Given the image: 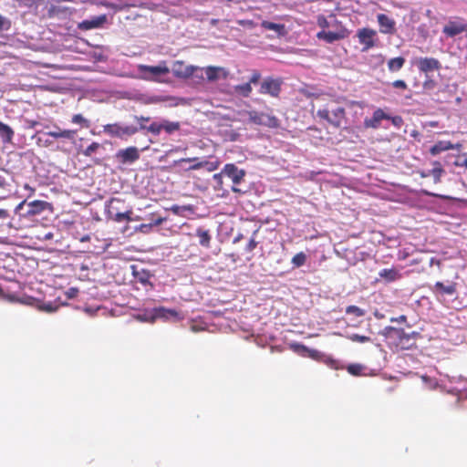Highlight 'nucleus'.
<instances>
[{
    "label": "nucleus",
    "instance_id": "f257e3e1",
    "mask_svg": "<svg viewBox=\"0 0 467 467\" xmlns=\"http://www.w3.org/2000/svg\"><path fill=\"white\" fill-rule=\"evenodd\" d=\"M132 119L135 124H126L122 122H115L103 126V132L112 138L119 140H128L135 134L141 132L143 134H151L155 136L157 125L155 120L150 117L143 115H133Z\"/></svg>",
    "mask_w": 467,
    "mask_h": 467
},
{
    "label": "nucleus",
    "instance_id": "f03ea898",
    "mask_svg": "<svg viewBox=\"0 0 467 467\" xmlns=\"http://www.w3.org/2000/svg\"><path fill=\"white\" fill-rule=\"evenodd\" d=\"M440 388L457 397V403L467 400V379L462 376H446V379L435 382L431 388Z\"/></svg>",
    "mask_w": 467,
    "mask_h": 467
},
{
    "label": "nucleus",
    "instance_id": "7ed1b4c3",
    "mask_svg": "<svg viewBox=\"0 0 467 467\" xmlns=\"http://www.w3.org/2000/svg\"><path fill=\"white\" fill-rule=\"evenodd\" d=\"M138 72L140 73V78L155 81L159 77L170 73V68L166 66L164 61H161L157 66L138 65Z\"/></svg>",
    "mask_w": 467,
    "mask_h": 467
},
{
    "label": "nucleus",
    "instance_id": "20e7f679",
    "mask_svg": "<svg viewBox=\"0 0 467 467\" xmlns=\"http://www.w3.org/2000/svg\"><path fill=\"white\" fill-rule=\"evenodd\" d=\"M345 115L346 111L343 107H337L332 109H322L317 111V117L327 120L330 125L337 129L341 127Z\"/></svg>",
    "mask_w": 467,
    "mask_h": 467
},
{
    "label": "nucleus",
    "instance_id": "39448f33",
    "mask_svg": "<svg viewBox=\"0 0 467 467\" xmlns=\"http://www.w3.org/2000/svg\"><path fill=\"white\" fill-rule=\"evenodd\" d=\"M223 173L224 176H227L232 180L234 183L232 191L234 192H241L242 191L236 186L243 182L244 176L246 175V171L243 169H239L234 163H227L223 168Z\"/></svg>",
    "mask_w": 467,
    "mask_h": 467
},
{
    "label": "nucleus",
    "instance_id": "423d86ee",
    "mask_svg": "<svg viewBox=\"0 0 467 467\" xmlns=\"http://www.w3.org/2000/svg\"><path fill=\"white\" fill-rule=\"evenodd\" d=\"M202 70L201 67L192 66V65H185L182 61H175L171 67L170 71L179 78H188L193 75L197 78H202V74H196L197 71Z\"/></svg>",
    "mask_w": 467,
    "mask_h": 467
},
{
    "label": "nucleus",
    "instance_id": "0eeeda50",
    "mask_svg": "<svg viewBox=\"0 0 467 467\" xmlns=\"http://www.w3.org/2000/svg\"><path fill=\"white\" fill-rule=\"evenodd\" d=\"M282 80L272 77L265 78L260 84L259 93L270 95L271 97H278L281 91Z\"/></svg>",
    "mask_w": 467,
    "mask_h": 467
},
{
    "label": "nucleus",
    "instance_id": "6e6552de",
    "mask_svg": "<svg viewBox=\"0 0 467 467\" xmlns=\"http://www.w3.org/2000/svg\"><path fill=\"white\" fill-rule=\"evenodd\" d=\"M348 36V31L343 26H339L336 31L322 30L317 34L319 40H323L328 44L346 38Z\"/></svg>",
    "mask_w": 467,
    "mask_h": 467
},
{
    "label": "nucleus",
    "instance_id": "1a4fd4ad",
    "mask_svg": "<svg viewBox=\"0 0 467 467\" xmlns=\"http://www.w3.org/2000/svg\"><path fill=\"white\" fill-rule=\"evenodd\" d=\"M431 290L436 295L438 299L444 296L456 297L457 284L454 282H448L447 284H444L442 282L438 281L434 284Z\"/></svg>",
    "mask_w": 467,
    "mask_h": 467
},
{
    "label": "nucleus",
    "instance_id": "9d476101",
    "mask_svg": "<svg viewBox=\"0 0 467 467\" xmlns=\"http://www.w3.org/2000/svg\"><path fill=\"white\" fill-rule=\"evenodd\" d=\"M376 35L377 32L371 28L364 27L358 30L357 36L359 43L364 46L362 48L363 52L368 51L375 46L374 37Z\"/></svg>",
    "mask_w": 467,
    "mask_h": 467
},
{
    "label": "nucleus",
    "instance_id": "9b49d317",
    "mask_svg": "<svg viewBox=\"0 0 467 467\" xmlns=\"http://www.w3.org/2000/svg\"><path fill=\"white\" fill-rule=\"evenodd\" d=\"M261 78V74L257 70H254L249 81L244 84L236 85L234 87V89L236 94L248 98L252 93V84H257Z\"/></svg>",
    "mask_w": 467,
    "mask_h": 467
},
{
    "label": "nucleus",
    "instance_id": "f8f14e48",
    "mask_svg": "<svg viewBox=\"0 0 467 467\" xmlns=\"http://www.w3.org/2000/svg\"><path fill=\"white\" fill-rule=\"evenodd\" d=\"M116 158L123 164L133 163L140 159V151L137 147L130 146L118 150Z\"/></svg>",
    "mask_w": 467,
    "mask_h": 467
},
{
    "label": "nucleus",
    "instance_id": "ddd939ff",
    "mask_svg": "<svg viewBox=\"0 0 467 467\" xmlns=\"http://www.w3.org/2000/svg\"><path fill=\"white\" fill-rule=\"evenodd\" d=\"M467 31V24L462 20L449 21L442 28V33L453 37Z\"/></svg>",
    "mask_w": 467,
    "mask_h": 467
},
{
    "label": "nucleus",
    "instance_id": "4468645a",
    "mask_svg": "<svg viewBox=\"0 0 467 467\" xmlns=\"http://www.w3.org/2000/svg\"><path fill=\"white\" fill-rule=\"evenodd\" d=\"M201 69V71L204 70L206 78L210 82L226 79L229 76V71L222 67L209 66Z\"/></svg>",
    "mask_w": 467,
    "mask_h": 467
},
{
    "label": "nucleus",
    "instance_id": "2eb2a0df",
    "mask_svg": "<svg viewBox=\"0 0 467 467\" xmlns=\"http://www.w3.org/2000/svg\"><path fill=\"white\" fill-rule=\"evenodd\" d=\"M377 21L379 25V31L385 35H392L396 31V22L393 18L385 14H378Z\"/></svg>",
    "mask_w": 467,
    "mask_h": 467
},
{
    "label": "nucleus",
    "instance_id": "dca6fc26",
    "mask_svg": "<svg viewBox=\"0 0 467 467\" xmlns=\"http://www.w3.org/2000/svg\"><path fill=\"white\" fill-rule=\"evenodd\" d=\"M416 65L419 70L423 73L439 70L441 67L440 61L434 57H420Z\"/></svg>",
    "mask_w": 467,
    "mask_h": 467
},
{
    "label": "nucleus",
    "instance_id": "f3484780",
    "mask_svg": "<svg viewBox=\"0 0 467 467\" xmlns=\"http://www.w3.org/2000/svg\"><path fill=\"white\" fill-rule=\"evenodd\" d=\"M157 130H155V136H160L161 132L164 130L167 134L171 135L179 130L181 124L178 121H170L166 119H161L159 121L155 120Z\"/></svg>",
    "mask_w": 467,
    "mask_h": 467
},
{
    "label": "nucleus",
    "instance_id": "a211bd4d",
    "mask_svg": "<svg viewBox=\"0 0 467 467\" xmlns=\"http://www.w3.org/2000/svg\"><path fill=\"white\" fill-rule=\"evenodd\" d=\"M403 332L404 330L402 328L388 326L379 331V335L383 336L387 340H389L390 343L398 346Z\"/></svg>",
    "mask_w": 467,
    "mask_h": 467
},
{
    "label": "nucleus",
    "instance_id": "6ab92c4d",
    "mask_svg": "<svg viewBox=\"0 0 467 467\" xmlns=\"http://www.w3.org/2000/svg\"><path fill=\"white\" fill-rule=\"evenodd\" d=\"M462 148V144H452L449 140H440L437 143H435L433 146L431 147L430 152L431 155H438L441 153L442 151L449 150H460Z\"/></svg>",
    "mask_w": 467,
    "mask_h": 467
},
{
    "label": "nucleus",
    "instance_id": "aec40b11",
    "mask_svg": "<svg viewBox=\"0 0 467 467\" xmlns=\"http://www.w3.org/2000/svg\"><path fill=\"white\" fill-rule=\"evenodd\" d=\"M107 16L105 15H101L99 16H93L89 19L83 20L78 25V28L82 30H90L94 28H99L102 26V25L106 22Z\"/></svg>",
    "mask_w": 467,
    "mask_h": 467
},
{
    "label": "nucleus",
    "instance_id": "412c9836",
    "mask_svg": "<svg viewBox=\"0 0 467 467\" xmlns=\"http://www.w3.org/2000/svg\"><path fill=\"white\" fill-rule=\"evenodd\" d=\"M156 319L161 318L165 321L167 320H178L180 319V314L175 309L166 308L163 306L155 307Z\"/></svg>",
    "mask_w": 467,
    "mask_h": 467
},
{
    "label": "nucleus",
    "instance_id": "4be33fe9",
    "mask_svg": "<svg viewBox=\"0 0 467 467\" xmlns=\"http://www.w3.org/2000/svg\"><path fill=\"white\" fill-rule=\"evenodd\" d=\"M77 134V130H61L59 127H56L55 130L45 132V136H49L54 139H67L74 140Z\"/></svg>",
    "mask_w": 467,
    "mask_h": 467
},
{
    "label": "nucleus",
    "instance_id": "5701e85b",
    "mask_svg": "<svg viewBox=\"0 0 467 467\" xmlns=\"http://www.w3.org/2000/svg\"><path fill=\"white\" fill-rule=\"evenodd\" d=\"M195 235L199 238V244L201 246L209 248L211 245L212 235L209 230L202 227L196 229Z\"/></svg>",
    "mask_w": 467,
    "mask_h": 467
},
{
    "label": "nucleus",
    "instance_id": "b1692460",
    "mask_svg": "<svg viewBox=\"0 0 467 467\" xmlns=\"http://www.w3.org/2000/svg\"><path fill=\"white\" fill-rule=\"evenodd\" d=\"M132 274L135 279L141 285H150L152 286V284L150 282V278L151 277L150 271L144 269L137 270L135 266H132Z\"/></svg>",
    "mask_w": 467,
    "mask_h": 467
},
{
    "label": "nucleus",
    "instance_id": "393cba45",
    "mask_svg": "<svg viewBox=\"0 0 467 467\" xmlns=\"http://www.w3.org/2000/svg\"><path fill=\"white\" fill-rule=\"evenodd\" d=\"M291 348L294 350V352L303 357L316 358L318 354L317 350L310 349L300 343L291 344Z\"/></svg>",
    "mask_w": 467,
    "mask_h": 467
},
{
    "label": "nucleus",
    "instance_id": "a878e982",
    "mask_svg": "<svg viewBox=\"0 0 467 467\" xmlns=\"http://www.w3.org/2000/svg\"><path fill=\"white\" fill-rule=\"evenodd\" d=\"M48 206V202L45 201H33L28 203V215H34L40 213L41 212L45 211L47 207Z\"/></svg>",
    "mask_w": 467,
    "mask_h": 467
},
{
    "label": "nucleus",
    "instance_id": "bb28decb",
    "mask_svg": "<svg viewBox=\"0 0 467 467\" xmlns=\"http://www.w3.org/2000/svg\"><path fill=\"white\" fill-rule=\"evenodd\" d=\"M379 276L388 282H393L400 277V274L396 268H384L379 272Z\"/></svg>",
    "mask_w": 467,
    "mask_h": 467
},
{
    "label": "nucleus",
    "instance_id": "cd10ccee",
    "mask_svg": "<svg viewBox=\"0 0 467 467\" xmlns=\"http://www.w3.org/2000/svg\"><path fill=\"white\" fill-rule=\"evenodd\" d=\"M182 162H193V164L187 169L188 171L199 170V169H202L203 167H206V165L209 164V161H201L199 160V158H197V157L182 158V159L175 161V163H182Z\"/></svg>",
    "mask_w": 467,
    "mask_h": 467
},
{
    "label": "nucleus",
    "instance_id": "c85d7f7f",
    "mask_svg": "<svg viewBox=\"0 0 467 467\" xmlns=\"http://www.w3.org/2000/svg\"><path fill=\"white\" fill-rule=\"evenodd\" d=\"M14 136V130L8 125L0 121V138L3 142H11Z\"/></svg>",
    "mask_w": 467,
    "mask_h": 467
},
{
    "label": "nucleus",
    "instance_id": "c756f323",
    "mask_svg": "<svg viewBox=\"0 0 467 467\" xmlns=\"http://www.w3.org/2000/svg\"><path fill=\"white\" fill-rule=\"evenodd\" d=\"M260 125L269 128H277L279 126V119L274 115L263 113Z\"/></svg>",
    "mask_w": 467,
    "mask_h": 467
},
{
    "label": "nucleus",
    "instance_id": "7c9ffc66",
    "mask_svg": "<svg viewBox=\"0 0 467 467\" xmlns=\"http://www.w3.org/2000/svg\"><path fill=\"white\" fill-rule=\"evenodd\" d=\"M404 64H405V58L402 57H397L391 58L388 61V68L391 72H397L400 69H401V67L404 66Z\"/></svg>",
    "mask_w": 467,
    "mask_h": 467
},
{
    "label": "nucleus",
    "instance_id": "2f4dec72",
    "mask_svg": "<svg viewBox=\"0 0 467 467\" xmlns=\"http://www.w3.org/2000/svg\"><path fill=\"white\" fill-rule=\"evenodd\" d=\"M443 173L444 170L438 161L434 162V168L429 171V174L433 177L435 183H439L441 182V178Z\"/></svg>",
    "mask_w": 467,
    "mask_h": 467
},
{
    "label": "nucleus",
    "instance_id": "473e14b6",
    "mask_svg": "<svg viewBox=\"0 0 467 467\" xmlns=\"http://www.w3.org/2000/svg\"><path fill=\"white\" fill-rule=\"evenodd\" d=\"M137 319L142 322H154L156 320L155 307L150 310H145L143 313L139 314L137 316Z\"/></svg>",
    "mask_w": 467,
    "mask_h": 467
},
{
    "label": "nucleus",
    "instance_id": "72a5a7b5",
    "mask_svg": "<svg viewBox=\"0 0 467 467\" xmlns=\"http://www.w3.org/2000/svg\"><path fill=\"white\" fill-rule=\"evenodd\" d=\"M414 344L415 343L412 342L408 333L404 331L397 347H400L402 349H410L414 346Z\"/></svg>",
    "mask_w": 467,
    "mask_h": 467
},
{
    "label": "nucleus",
    "instance_id": "f704fd0d",
    "mask_svg": "<svg viewBox=\"0 0 467 467\" xmlns=\"http://www.w3.org/2000/svg\"><path fill=\"white\" fill-rule=\"evenodd\" d=\"M164 221V218L162 217H158L156 219H153L150 223H142L140 225V230L142 232V233H148L150 231V229H151V227L153 226H159L161 225Z\"/></svg>",
    "mask_w": 467,
    "mask_h": 467
},
{
    "label": "nucleus",
    "instance_id": "c9c22d12",
    "mask_svg": "<svg viewBox=\"0 0 467 467\" xmlns=\"http://www.w3.org/2000/svg\"><path fill=\"white\" fill-rule=\"evenodd\" d=\"M71 122L83 128H89L90 121L84 118L81 114H75L71 119Z\"/></svg>",
    "mask_w": 467,
    "mask_h": 467
},
{
    "label": "nucleus",
    "instance_id": "e433bc0d",
    "mask_svg": "<svg viewBox=\"0 0 467 467\" xmlns=\"http://www.w3.org/2000/svg\"><path fill=\"white\" fill-rule=\"evenodd\" d=\"M306 254L304 252H300L292 258L291 262L295 267H300L306 264Z\"/></svg>",
    "mask_w": 467,
    "mask_h": 467
},
{
    "label": "nucleus",
    "instance_id": "4c0bfd02",
    "mask_svg": "<svg viewBox=\"0 0 467 467\" xmlns=\"http://www.w3.org/2000/svg\"><path fill=\"white\" fill-rule=\"evenodd\" d=\"M132 213L131 211L125 212V213H116L115 214H112L111 212H109V214L111 218L118 223H121L125 220L130 221V214Z\"/></svg>",
    "mask_w": 467,
    "mask_h": 467
},
{
    "label": "nucleus",
    "instance_id": "58836bf2",
    "mask_svg": "<svg viewBox=\"0 0 467 467\" xmlns=\"http://www.w3.org/2000/svg\"><path fill=\"white\" fill-rule=\"evenodd\" d=\"M262 26H264V28H265L267 30H273L277 33H280L285 28L284 25L275 24V23L269 22V21H264Z\"/></svg>",
    "mask_w": 467,
    "mask_h": 467
},
{
    "label": "nucleus",
    "instance_id": "ea45409f",
    "mask_svg": "<svg viewBox=\"0 0 467 467\" xmlns=\"http://www.w3.org/2000/svg\"><path fill=\"white\" fill-rule=\"evenodd\" d=\"M346 314L353 315L355 317H363L366 311L357 306H348L346 308Z\"/></svg>",
    "mask_w": 467,
    "mask_h": 467
},
{
    "label": "nucleus",
    "instance_id": "a19ab883",
    "mask_svg": "<svg viewBox=\"0 0 467 467\" xmlns=\"http://www.w3.org/2000/svg\"><path fill=\"white\" fill-rule=\"evenodd\" d=\"M347 337L353 342H358V343H367V342L372 341V339L369 337L361 336L358 334H350V335L347 336Z\"/></svg>",
    "mask_w": 467,
    "mask_h": 467
},
{
    "label": "nucleus",
    "instance_id": "79ce46f5",
    "mask_svg": "<svg viewBox=\"0 0 467 467\" xmlns=\"http://www.w3.org/2000/svg\"><path fill=\"white\" fill-rule=\"evenodd\" d=\"M48 136H45L44 133L37 132V134L35 136L36 139V142L38 145L48 147L52 144V140H50Z\"/></svg>",
    "mask_w": 467,
    "mask_h": 467
},
{
    "label": "nucleus",
    "instance_id": "37998d69",
    "mask_svg": "<svg viewBox=\"0 0 467 467\" xmlns=\"http://www.w3.org/2000/svg\"><path fill=\"white\" fill-rule=\"evenodd\" d=\"M363 369H364V367L360 364H350L348 367V371L354 376L360 375L362 373Z\"/></svg>",
    "mask_w": 467,
    "mask_h": 467
},
{
    "label": "nucleus",
    "instance_id": "c03bdc74",
    "mask_svg": "<svg viewBox=\"0 0 467 467\" xmlns=\"http://www.w3.org/2000/svg\"><path fill=\"white\" fill-rule=\"evenodd\" d=\"M262 114L263 112H257V111H249V120L252 121L254 124L260 125L262 120Z\"/></svg>",
    "mask_w": 467,
    "mask_h": 467
},
{
    "label": "nucleus",
    "instance_id": "a18cd8bd",
    "mask_svg": "<svg viewBox=\"0 0 467 467\" xmlns=\"http://www.w3.org/2000/svg\"><path fill=\"white\" fill-rule=\"evenodd\" d=\"M100 148V144L98 142H92L84 151L83 154L87 157H90Z\"/></svg>",
    "mask_w": 467,
    "mask_h": 467
},
{
    "label": "nucleus",
    "instance_id": "49530a36",
    "mask_svg": "<svg viewBox=\"0 0 467 467\" xmlns=\"http://www.w3.org/2000/svg\"><path fill=\"white\" fill-rule=\"evenodd\" d=\"M373 117L379 122L382 119H389L390 117L387 115L381 109H378L373 112Z\"/></svg>",
    "mask_w": 467,
    "mask_h": 467
},
{
    "label": "nucleus",
    "instance_id": "de8ad7c7",
    "mask_svg": "<svg viewBox=\"0 0 467 467\" xmlns=\"http://www.w3.org/2000/svg\"><path fill=\"white\" fill-rule=\"evenodd\" d=\"M380 125V122L377 120L373 116L371 119H365V126L368 128L377 129Z\"/></svg>",
    "mask_w": 467,
    "mask_h": 467
},
{
    "label": "nucleus",
    "instance_id": "09e8293b",
    "mask_svg": "<svg viewBox=\"0 0 467 467\" xmlns=\"http://www.w3.org/2000/svg\"><path fill=\"white\" fill-rule=\"evenodd\" d=\"M380 125V122L377 120L373 116L371 119H365V126L368 128L377 129Z\"/></svg>",
    "mask_w": 467,
    "mask_h": 467
},
{
    "label": "nucleus",
    "instance_id": "8fccbe9b",
    "mask_svg": "<svg viewBox=\"0 0 467 467\" xmlns=\"http://www.w3.org/2000/svg\"><path fill=\"white\" fill-rule=\"evenodd\" d=\"M10 218V213L8 210L0 209V226L4 225V223Z\"/></svg>",
    "mask_w": 467,
    "mask_h": 467
},
{
    "label": "nucleus",
    "instance_id": "3c124183",
    "mask_svg": "<svg viewBox=\"0 0 467 467\" xmlns=\"http://www.w3.org/2000/svg\"><path fill=\"white\" fill-rule=\"evenodd\" d=\"M57 306H55L54 304L52 303H46L44 304L41 308L46 311V312H48V313H53V312H56L57 310Z\"/></svg>",
    "mask_w": 467,
    "mask_h": 467
},
{
    "label": "nucleus",
    "instance_id": "603ef678",
    "mask_svg": "<svg viewBox=\"0 0 467 467\" xmlns=\"http://www.w3.org/2000/svg\"><path fill=\"white\" fill-rule=\"evenodd\" d=\"M10 26L9 21L0 15V30H6Z\"/></svg>",
    "mask_w": 467,
    "mask_h": 467
},
{
    "label": "nucleus",
    "instance_id": "864d4df0",
    "mask_svg": "<svg viewBox=\"0 0 467 467\" xmlns=\"http://www.w3.org/2000/svg\"><path fill=\"white\" fill-rule=\"evenodd\" d=\"M391 122L394 126L400 128L403 124V119L400 116L390 117Z\"/></svg>",
    "mask_w": 467,
    "mask_h": 467
},
{
    "label": "nucleus",
    "instance_id": "5fc2aeb1",
    "mask_svg": "<svg viewBox=\"0 0 467 467\" xmlns=\"http://www.w3.org/2000/svg\"><path fill=\"white\" fill-rule=\"evenodd\" d=\"M392 86L396 88H402V89H406L407 88V84L404 80H395L393 83H392Z\"/></svg>",
    "mask_w": 467,
    "mask_h": 467
},
{
    "label": "nucleus",
    "instance_id": "6e6d98bb",
    "mask_svg": "<svg viewBox=\"0 0 467 467\" xmlns=\"http://www.w3.org/2000/svg\"><path fill=\"white\" fill-rule=\"evenodd\" d=\"M78 289L75 287H71L67 291V296L68 298H74L78 296Z\"/></svg>",
    "mask_w": 467,
    "mask_h": 467
},
{
    "label": "nucleus",
    "instance_id": "4d7b16f0",
    "mask_svg": "<svg viewBox=\"0 0 467 467\" xmlns=\"http://www.w3.org/2000/svg\"><path fill=\"white\" fill-rule=\"evenodd\" d=\"M186 210H190V208L186 207V206H179V205H173L171 207V211L177 214H179L182 211H186Z\"/></svg>",
    "mask_w": 467,
    "mask_h": 467
},
{
    "label": "nucleus",
    "instance_id": "13d9d810",
    "mask_svg": "<svg viewBox=\"0 0 467 467\" xmlns=\"http://www.w3.org/2000/svg\"><path fill=\"white\" fill-rule=\"evenodd\" d=\"M407 321V317L404 315H401L398 317H391L390 322H397V323H404Z\"/></svg>",
    "mask_w": 467,
    "mask_h": 467
},
{
    "label": "nucleus",
    "instance_id": "bf43d9fd",
    "mask_svg": "<svg viewBox=\"0 0 467 467\" xmlns=\"http://www.w3.org/2000/svg\"><path fill=\"white\" fill-rule=\"evenodd\" d=\"M257 243L254 239H251L246 245V251L252 252L256 247Z\"/></svg>",
    "mask_w": 467,
    "mask_h": 467
},
{
    "label": "nucleus",
    "instance_id": "052dcab7",
    "mask_svg": "<svg viewBox=\"0 0 467 467\" xmlns=\"http://www.w3.org/2000/svg\"><path fill=\"white\" fill-rule=\"evenodd\" d=\"M317 23L321 27H327L329 26L327 20L324 16L318 17Z\"/></svg>",
    "mask_w": 467,
    "mask_h": 467
},
{
    "label": "nucleus",
    "instance_id": "680f3d73",
    "mask_svg": "<svg viewBox=\"0 0 467 467\" xmlns=\"http://www.w3.org/2000/svg\"><path fill=\"white\" fill-rule=\"evenodd\" d=\"M223 175V170H222L221 172L213 174V179L215 182H217L218 184H222V182H222V176Z\"/></svg>",
    "mask_w": 467,
    "mask_h": 467
},
{
    "label": "nucleus",
    "instance_id": "e2e57ef3",
    "mask_svg": "<svg viewBox=\"0 0 467 467\" xmlns=\"http://www.w3.org/2000/svg\"><path fill=\"white\" fill-rule=\"evenodd\" d=\"M422 193L426 196H435V197H440V198H442V199H447L446 196H442V195H438V194H435V193H432L427 190H423L422 191Z\"/></svg>",
    "mask_w": 467,
    "mask_h": 467
},
{
    "label": "nucleus",
    "instance_id": "0e129e2a",
    "mask_svg": "<svg viewBox=\"0 0 467 467\" xmlns=\"http://www.w3.org/2000/svg\"><path fill=\"white\" fill-rule=\"evenodd\" d=\"M408 335L410 336V339L412 340V342H414V340L420 337V333L419 332H416V331H413L411 333H408Z\"/></svg>",
    "mask_w": 467,
    "mask_h": 467
},
{
    "label": "nucleus",
    "instance_id": "69168bd1",
    "mask_svg": "<svg viewBox=\"0 0 467 467\" xmlns=\"http://www.w3.org/2000/svg\"><path fill=\"white\" fill-rule=\"evenodd\" d=\"M6 185V181L4 176L0 175V188H5Z\"/></svg>",
    "mask_w": 467,
    "mask_h": 467
},
{
    "label": "nucleus",
    "instance_id": "338daca9",
    "mask_svg": "<svg viewBox=\"0 0 467 467\" xmlns=\"http://www.w3.org/2000/svg\"><path fill=\"white\" fill-rule=\"evenodd\" d=\"M455 165L456 166L465 167L467 169V158L464 159V161L462 162L456 161Z\"/></svg>",
    "mask_w": 467,
    "mask_h": 467
},
{
    "label": "nucleus",
    "instance_id": "774afa93",
    "mask_svg": "<svg viewBox=\"0 0 467 467\" xmlns=\"http://www.w3.org/2000/svg\"><path fill=\"white\" fill-rule=\"evenodd\" d=\"M206 166H208L207 169L210 171H214L217 168V165L213 162H209V164H207Z\"/></svg>",
    "mask_w": 467,
    "mask_h": 467
}]
</instances>
